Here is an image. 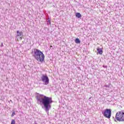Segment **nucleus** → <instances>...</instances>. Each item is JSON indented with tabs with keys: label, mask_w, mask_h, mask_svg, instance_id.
I'll use <instances>...</instances> for the list:
<instances>
[{
	"label": "nucleus",
	"mask_w": 124,
	"mask_h": 124,
	"mask_svg": "<svg viewBox=\"0 0 124 124\" xmlns=\"http://www.w3.org/2000/svg\"><path fill=\"white\" fill-rule=\"evenodd\" d=\"M103 67H106V68H107V66H104V65H103Z\"/></svg>",
	"instance_id": "obj_17"
},
{
	"label": "nucleus",
	"mask_w": 124,
	"mask_h": 124,
	"mask_svg": "<svg viewBox=\"0 0 124 124\" xmlns=\"http://www.w3.org/2000/svg\"><path fill=\"white\" fill-rule=\"evenodd\" d=\"M15 115H16V113H15V111H13L12 113L11 117H14Z\"/></svg>",
	"instance_id": "obj_11"
},
{
	"label": "nucleus",
	"mask_w": 124,
	"mask_h": 124,
	"mask_svg": "<svg viewBox=\"0 0 124 124\" xmlns=\"http://www.w3.org/2000/svg\"><path fill=\"white\" fill-rule=\"evenodd\" d=\"M1 47H3V43H1Z\"/></svg>",
	"instance_id": "obj_13"
},
{
	"label": "nucleus",
	"mask_w": 124,
	"mask_h": 124,
	"mask_svg": "<svg viewBox=\"0 0 124 124\" xmlns=\"http://www.w3.org/2000/svg\"><path fill=\"white\" fill-rule=\"evenodd\" d=\"M47 25H51V21L49 19L47 20Z\"/></svg>",
	"instance_id": "obj_10"
},
{
	"label": "nucleus",
	"mask_w": 124,
	"mask_h": 124,
	"mask_svg": "<svg viewBox=\"0 0 124 124\" xmlns=\"http://www.w3.org/2000/svg\"><path fill=\"white\" fill-rule=\"evenodd\" d=\"M37 104L43 105L42 108L44 109L47 114H49V110L52 108L53 100L52 97H47L43 94L37 95L36 97Z\"/></svg>",
	"instance_id": "obj_1"
},
{
	"label": "nucleus",
	"mask_w": 124,
	"mask_h": 124,
	"mask_svg": "<svg viewBox=\"0 0 124 124\" xmlns=\"http://www.w3.org/2000/svg\"><path fill=\"white\" fill-rule=\"evenodd\" d=\"M41 80L43 83H45L44 85H47L49 84V78L47 75H43L41 77Z\"/></svg>",
	"instance_id": "obj_5"
},
{
	"label": "nucleus",
	"mask_w": 124,
	"mask_h": 124,
	"mask_svg": "<svg viewBox=\"0 0 124 124\" xmlns=\"http://www.w3.org/2000/svg\"><path fill=\"white\" fill-rule=\"evenodd\" d=\"M33 124H37V123H36V121H35Z\"/></svg>",
	"instance_id": "obj_16"
},
{
	"label": "nucleus",
	"mask_w": 124,
	"mask_h": 124,
	"mask_svg": "<svg viewBox=\"0 0 124 124\" xmlns=\"http://www.w3.org/2000/svg\"><path fill=\"white\" fill-rule=\"evenodd\" d=\"M91 98H92V97H91L89 98V99H91Z\"/></svg>",
	"instance_id": "obj_18"
},
{
	"label": "nucleus",
	"mask_w": 124,
	"mask_h": 124,
	"mask_svg": "<svg viewBox=\"0 0 124 124\" xmlns=\"http://www.w3.org/2000/svg\"><path fill=\"white\" fill-rule=\"evenodd\" d=\"M23 34H24V33L22 31H16L17 36H23Z\"/></svg>",
	"instance_id": "obj_6"
},
{
	"label": "nucleus",
	"mask_w": 124,
	"mask_h": 124,
	"mask_svg": "<svg viewBox=\"0 0 124 124\" xmlns=\"http://www.w3.org/2000/svg\"><path fill=\"white\" fill-rule=\"evenodd\" d=\"M105 87H106V88H109V85H106Z\"/></svg>",
	"instance_id": "obj_14"
},
{
	"label": "nucleus",
	"mask_w": 124,
	"mask_h": 124,
	"mask_svg": "<svg viewBox=\"0 0 124 124\" xmlns=\"http://www.w3.org/2000/svg\"><path fill=\"white\" fill-rule=\"evenodd\" d=\"M76 17H77V18H81V14H80V13H77L76 14Z\"/></svg>",
	"instance_id": "obj_8"
},
{
	"label": "nucleus",
	"mask_w": 124,
	"mask_h": 124,
	"mask_svg": "<svg viewBox=\"0 0 124 124\" xmlns=\"http://www.w3.org/2000/svg\"><path fill=\"white\" fill-rule=\"evenodd\" d=\"M11 124H15V120H12Z\"/></svg>",
	"instance_id": "obj_12"
},
{
	"label": "nucleus",
	"mask_w": 124,
	"mask_h": 124,
	"mask_svg": "<svg viewBox=\"0 0 124 124\" xmlns=\"http://www.w3.org/2000/svg\"><path fill=\"white\" fill-rule=\"evenodd\" d=\"M97 51L100 55H102V53H103V51H102V49H101V48H97Z\"/></svg>",
	"instance_id": "obj_7"
},
{
	"label": "nucleus",
	"mask_w": 124,
	"mask_h": 124,
	"mask_svg": "<svg viewBox=\"0 0 124 124\" xmlns=\"http://www.w3.org/2000/svg\"><path fill=\"white\" fill-rule=\"evenodd\" d=\"M33 57H34L35 60L37 62H44V54L39 49H34L33 54Z\"/></svg>",
	"instance_id": "obj_2"
},
{
	"label": "nucleus",
	"mask_w": 124,
	"mask_h": 124,
	"mask_svg": "<svg viewBox=\"0 0 124 124\" xmlns=\"http://www.w3.org/2000/svg\"><path fill=\"white\" fill-rule=\"evenodd\" d=\"M115 122H124V111L121 110L116 113L115 118L114 119Z\"/></svg>",
	"instance_id": "obj_3"
},
{
	"label": "nucleus",
	"mask_w": 124,
	"mask_h": 124,
	"mask_svg": "<svg viewBox=\"0 0 124 124\" xmlns=\"http://www.w3.org/2000/svg\"><path fill=\"white\" fill-rule=\"evenodd\" d=\"M22 39H23V36H21L20 37V39L22 40Z\"/></svg>",
	"instance_id": "obj_15"
},
{
	"label": "nucleus",
	"mask_w": 124,
	"mask_h": 124,
	"mask_svg": "<svg viewBox=\"0 0 124 124\" xmlns=\"http://www.w3.org/2000/svg\"><path fill=\"white\" fill-rule=\"evenodd\" d=\"M75 42L76 43H77V44H80V43H81V41L80 40V39H79L78 38H77L75 40Z\"/></svg>",
	"instance_id": "obj_9"
},
{
	"label": "nucleus",
	"mask_w": 124,
	"mask_h": 124,
	"mask_svg": "<svg viewBox=\"0 0 124 124\" xmlns=\"http://www.w3.org/2000/svg\"><path fill=\"white\" fill-rule=\"evenodd\" d=\"M111 113L112 110L110 109H106L104 112H102V114L104 117L108 119H110L111 118Z\"/></svg>",
	"instance_id": "obj_4"
}]
</instances>
